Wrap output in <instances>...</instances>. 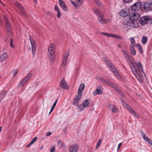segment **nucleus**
Instances as JSON below:
<instances>
[{"label": "nucleus", "mask_w": 152, "mask_h": 152, "mask_svg": "<svg viewBox=\"0 0 152 152\" xmlns=\"http://www.w3.org/2000/svg\"><path fill=\"white\" fill-rule=\"evenodd\" d=\"M122 53L128 62H130V66L134 75L140 83L143 82V77L145 73L143 70V66L140 62L133 63L130 59L126 52L124 50H122Z\"/></svg>", "instance_id": "f257e3e1"}, {"label": "nucleus", "mask_w": 152, "mask_h": 152, "mask_svg": "<svg viewBox=\"0 0 152 152\" xmlns=\"http://www.w3.org/2000/svg\"><path fill=\"white\" fill-rule=\"evenodd\" d=\"M96 79L97 80L102 82L103 83L107 84L112 87L115 90V91L118 94H119L123 97H124L125 96L124 94L122 92V91L117 86L115 85L114 83H113L109 80H106L105 79H104L100 77H97Z\"/></svg>", "instance_id": "f03ea898"}, {"label": "nucleus", "mask_w": 152, "mask_h": 152, "mask_svg": "<svg viewBox=\"0 0 152 152\" xmlns=\"http://www.w3.org/2000/svg\"><path fill=\"white\" fill-rule=\"evenodd\" d=\"M55 45L51 44L48 48V56L49 59L51 62L53 61L55 59Z\"/></svg>", "instance_id": "7ed1b4c3"}, {"label": "nucleus", "mask_w": 152, "mask_h": 152, "mask_svg": "<svg viewBox=\"0 0 152 152\" xmlns=\"http://www.w3.org/2000/svg\"><path fill=\"white\" fill-rule=\"evenodd\" d=\"M122 104L134 116L138 118H140V117L139 115L125 102H123Z\"/></svg>", "instance_id": "20e7f679"}, {"label": "nucleus", "mask_w": 152, "mask_h": 152, "mask_svg": "<svg viewBox=\"0 0 152 152\" xmlns=\"http://www.w3.org/2000/svg\"><path fill=\"white\" fill-rule=\"evenodd\" d=\"M143 10L148 11L152 9V1L151 0H148L144 3L143 5Z\"/></svg>", "instance_id": "39448f33"}, {"label": "nucleus", "mask_w": 152, "mask_h": 152, "mask_svg": "<svg viewBox=\"0 0 152 152\" xmlns=\"http://www.w3.org/2000/svg\"><path fill=\"white\" fill-rule=\"evenodd\" d=\"M139 13L136 12H131L129 15V18L131 21H135L137 20L140 17Z\"/></svg>", "instance_id": "423d86ee"}, {"label": "nucleus", "mask_w": 152, "mask_h": 152, "mask_svg": "<svg viewBox=\"0 0 152 152\" xmlns=\"http://www.w3.org/2000/svg\"><path fill=\"white\" fill-rule=\"evenodd\" d=\"M32 74L29 73L27 74L25 77L19 83V86H23L26 83L29 79L32 76Z\"/></svg>", "instance_id": "0eeeda50"}, {"label": "nucleus", "mask_w": 152, "mask_h": 152, "mask_svg": "<svg viewBox=\"0 0 152 152\" xmlns=\"http://www.w3.org/2000/svg\"><path fill=\"white\" fill-rule=\"evenodd\" d=\"M89 102L88 100L85 99L83 101L82 104L78 106L79 108L80 111H83L89 106Z\"/></svg>", "instance_id": "6e6552de"}, {"label": "nucleus", "mask_w": 152, "mask_h": 152, "mask_svg": "<svg viewBox=\"0 0 152 152\" xmlns=\"http://www.w3.org/2000/svg\"><path fill=\"white\" fill-rule=\"evenodd\" d=\"M29 39L31 45L32 54L34 55L35 53L37 47L36 43L34 39L31 37H30Z\"/></svg>", "instance_id": "1a4fd4ad"}, {"label": "nucleus", "mask_w": 152, "mask_h": 152, "mask_svg": "<svg viewBox=\"0 0 152 152\" xmlns=\"http://www.w3.org/2000/svg\"><path fill=\"white\" fill-rule=\"evenodd\" d=\"M70 1L75 9H78L83 4V0H75V2L71 0Z\"/></svg>", "instance_id": "9d476101"}, {"label": "nucleus", "mask_w": 152, "mask_h": 152, "mask_svg": "<svg viewBox=\"0 0 152 152\" xmlns=\"http://www.w3.org/2000/svg\"><path fill=\"white\" fill-rule=\"evenodd\" d=\"M142 6V4L139 2H137L131 6V9L132 11L138 10H140Z\"/></svg>", "instance_id": "9b49d317"}, {"label": "nucleus", "mask_w": 152, "mask_h": 152, "mask_svg": "<svg viewBox=\"0 0 152 152\" xmlns=\"http://www.w3.org/2000/svg\"><path fill=\"white\" fill-rule=\"evenodd\" d=\"M103 60L106 63L108 67L111 69L113 68H115L112 63L109 61V60L106 57H104L103 58Z\"/></svg>", "instance_id": "f8f14e48"}, {"label": "nucleus", "mask_w": 152, "mask_h": 152, "mask_svg": "<svg viewBox=\"0 0 152 152\" xmlns=\"http://www.w3.org/2000/svg\"><path fill=\"white\" fill-rule=\"evenodd\" d=\"M101 34H102L103 35L106 36L108 37H112L116 38L118 39H121V37L120 36L117 35L115 34H112L105 33L104 32H101L100 33Z\"/></svg>", "instance_id": "ddd939ff"}, {"label": "nucleus", "mask_w": 152, "mask_h": 152, "mask_svg": "<svg viewBox=\"0 0 152 152\" xmlns=\"http://www.w3.org/2000/svg\"><path fill=\"white\" fill-rule=\"evenodd\" d=\"M99 20L100 23H104L108 22H109L110 20V19H104L103 14L102 13L101 15L98 16Z\"/></svg>", "instance_id": "4468645a"}, {"label": "nucleus", "mask_w": 152, "mask_h": 152, "mask_svg": "<svg viewBox=\"0 0 152 152\" xmlns=\"http://www.w3.org/2000/svg\"><path fill=\"white\" fill-rule=\"evenodd\" d=\"M126 24L127 26H130L133 28H134L138 27V23L136 22L129 21L127 22Z\"/></svg>", "instance_id": "2eb2a0df"}, {"label": "nucleus", "mask_w": 152, "mask_h": 152, "mask_svg": "<svg viewBox=\"0 0 152 152\" xmlns=\"http://www.w3.org/2000/svg\"><path fill=\"white\" fill-rule=\"evenodd\" d=\"M149 20V17L147 16L142 17L140 20V23L142 25L146 23Z\"/></svg>", "instance_id": "dca6fc26"}, {"label": "nucleus", "mask_w": 152, "mask_h": 152, "mask_svg": "<svg viewBox=\"0 0 152 152\" xmlns=\"http://www.w3.org/2000/svg\"><path fill=\"white\" fill-rule=\"evenodd\" d=\"M102 88L101 86H99L97 87L95 91L93 92V94L94 96H96L97 94H100L102 93V91L101 89Z\"/></svg>", "instance_id": "f3484780"}, {"label": "nucleus", "mask_w": 152, "mask_h": 152, "mask_svg": "<svg viewBox=\"0 0 152 152\" xmlns=\"http://www.w3.org/2000/svg\"><path fill=\"white\" fill-rule=\"evenodd\" d=\"M58 1L60 6L63 10L65 11H67L68 8L64 2L61 0H58Z\"/></svg>", "instance_id": "a211bd4d"}, {"label": "nucleus", "mask_w": 152, "mask_h": 152, "mask_svg": "<svg viewBox=\"0 0 152 152\" xmlns=\"http://www.w3.org/2000/svg\"><path fill=\"white\" fill-rule=\"evenodd\" d=\"M15 4L21 11L22 15H23L26 16V14L25 12V9L23 7L21 6V5L17 2H16Z\"/></svg>", "instance_id": "6ab92c4d"}, {"label": "nucleus", "mask_w": 152, "mask_h": 152, "mask_svg": "<svg viewBox=\"0 0 152 152\" xmlns=\"http://www.w3.org/2000/svg\"><path fill=\"white\" fill-rule=\"evenodd\" d=\"M78 148V147L77 145H73L70 148L69 152H77Z\"/></svg>", "instance_id": "aec40b11"}, {"label": "nucleus", "mask_w": 152, "mask_h": 152, "mask_svg": "<svg viewBox=\"0 0 152 152\" xmlns=\"http://www.w3.org/2000/svg\"><path fill=\"white\" fill-rule=\"evenodd\" d=\"M60 85L61 88L64 89H66L68 87V85L66 81L63 79H62L60 83Z\"/></svg>", "instance_id": "412c9836"}, {"label": "nucleus", "mask_w": 152, "mask_h": 152, "mask_svg": "<svg viewBox=\"0 0 152 152\" xmlns=\"http://www.w3.org/2000/svg\"><path fill=\"white\" fill-rule=\"evenodd\" d=\"M111 71L113 72V73L115 74V75L116 77L119 79L120 80H121L122 79V78L120 75L118 73V71L116 69V68H113L111 69Z\"/></svg>", "instance_id": "4be33fe9"}, {"label": "nucleus", "mask_w": 152, "mask_h": 152, "mask_svg": "<svg viewBox=\"0 0 152 152\" xmlns=\"http://www.w3.org/2000/svg\"><path fill=\"white\" fill-rule=\"evenodd\" d=\"M5 19L7 30V31L10 32L11 31V27L10 24L9 23V20L6 18H5Z\"/></svg>", "instance_id": "5701e85b"}, {"label": "nucleus", "mask_w": 152, "mask_h": 152, "mask_svg": "<svg viewBox=\"0 0 152 152\" xmlns=\"http://www.w3.org/2000/svg\"><path fill=\"white\" fill-rule=\"evenodd\" d=\"M108 109L113 113H115L117 110L115 106L111 104H109L108 106Z\"/></svg>", "instance_id": "b1692460"}, {"label": "nucleus", "mask_w": 152, "mask_h": 152, "mask_svg": "<svg viewBox=\"0 0 152 152\" xmlns=\"http://www.w3.org/2000/svg\"><path fill=\"white\" fill-rule=\"evenodd\" d=\"M54 9L57 12V17L58 18H60L61 15L60 9L58 6L56 5L54 7Z\"/></svg>", "instance_id": "393cba45"}, {"label": "nucleus", "mask_w": 152, "mask_h": 152, "mask_svg": "<svg viewBox=\"0 0 152 152\" xmlns=\"http://www.w3.org/2000/svg\"><path fill=\"white\" fill-rule=\"evenodd\" d=\"M119 13L121 16L124 17L127 16L128 14V12L126 10H121Z\"/></svg>", "instance_id": "a878e982"}, {"label": "nucleus", "mask_w": 152, "mask_h": 152, "mask_svg": "<svg viewBox=\"0 0 152 152\" xmlns=\"http://www.w3.org/2000/svg\"><path fill=\"white\" fill-rule=\"evenodd\" d=\"M85 88V85L84 84H81L79 87L77 93L78 94H81Z\"/></svg>", "instance_id": "bb28decb"}, {"label": "nucleus", "mask_w": 152, "mask_h": 152, "mask_svg": "<svg viewBox=\"0 0 152 152\" xmlns=\"http://www.w3.org/2000/svg\"><path fill=\"white\" fill-rule=\"evenodd\" d=\"M92 11L93 12L98 16L102 13L100 11H99L96 8H92Z\"/></svg>", "instance_id": "cd10ccee"}, {"label": "nucleus", "mask_w": 152, "mask_h": 152, "mask_svg": "<svg viewBox=\"0 0 152 152\" xmlns=\"http://www.w3.org/2000/svg\"><path fill=\"white\" fill-rule=\"evenodd\" d=\"M8 58L7 54L4 53L0 55V60L2 61L7 59Z\"/></svg>", "instance_id": "c85d7f7f"}, {"label": "nucleus", "mask_w": 152, "mask_h": 152, "mask_svg": "<svg viewBox=\"0 0 152 152\" xmlns=\"http://www.w3.org/2000/svg\"><path fill=\"white\" fill-rule=\"evenodd\" d=\"M7 93L6 91H3L0 94V102L1 100L4 98L5 95Z\"/></svg>", "instance_id": "c756f323"}, {"label": "nucleus", "mask_w": 152, "mask_h": 152, "mask_svg": "<svg viewBox=\"0 0 152 152\" xmlns=\"http://www.w3.org/2000/svg\"><path fill=\"white\" fill-rule=\"evenodd\" d=\"M141 133L142 137L146 141L148 142V141L150 139L142 131V132H141Z\"/></svg>", "instance_id": "7c9ffc66"}, {"label": "nucleus", "mask_w": 152, "mask_h": 152, "mask_svg": "<svg viewBox=\"0 0 152 152\" xmlns=\"http://www.w3.org/2000/svg\"><path fill=\"white\" fill-rule=\"evenodd\" d=\"M69 53L68 52L64 53L63 55V59L65 61H67L69 57Z\"/></svg>", "instance_id": "2f4dec72"}, {"label": "nucleus", "mask_w": 152, "mask_h": 152, "mask_svg": "<svg viewBox=\"0 0 152 152\" xmlns=\"http://www.w3.org/2000/svg\"><path fill=\"white\" fill-rule=\"evenodd\" d=\"M136 46L137 47L138 49L139 50L140 53H142L143 50L142 48L140 46V45L137 43L136 44Z\"/></svg>", "instance_id": "473e14b6"}, {"label": "nucleus", "mask_w": 152, "mask_h": 152, "mask_svg": "<svg viewBox=\"0 0 152 152\" xmlns=\"http://www.w3.org/2000/svg\"><path fill=\"white\" fill-rule=\"evenodd\" d=\"M82 97V94H78L75 97V99L79 102Z\"/></svg>", "instance_id": "72a5a7b5"}, {"label": "nucleus", "mask_w": 152, "mask_h": 152, "mask_svg": "<svg viewBox=\"0 0 152 152\" xmlns=\"http://www.w3.org/2000/svg\"><path fill=\"white\" fill-rule=\"evenodd\" d=\"M102 143V140L101 139H99L97 142V144L96 147V149H97L101 144Z\"/></svg>", "instance_id": "f704fd0d"}, {"label": "nucleus", "mask_w": 152, "mask_h": 152, "mask_svg": "<svg viewBox=\"0 0 152 152\" xmlns=\"http://www.w3.org/2000/svg\"><path fill=\"white\" fill-rule=\"evenodd\" d=\"M147 41V38L145 36L143 37L142 39V43L144 44H145Z\"/></svg>", "instance_id": "c9c22d12"}, {"label": "nucleus", "mask_w": 152, "mask_h": 152, "mask_svg": "<svg viewBox=\"0 0 152 152\" xmlns=\"http://www.w3.org/2000/svg\"><path fill=\"white\" fill-rule=\"evenodd\" d=\"M94 1H95L96 3L98 6L100 7L102 6V3L99 0H94Z\"/></svg>", "instance_id": "e433bc0d"}, {"label": "nucleus", "mask_w": 152, "mask_h": 152, "mask_svg": "<svg viewBox=\"0 0 152 152\" xmlns=\"http://www.w3.org/2000/svg\"><path fill=\"white\" fill-rule=\"evenodd\" d=\"M58 145L61 147L64 146V144L62 141H58L57 142Z\"/></svg>", "instance_id": "4c0bfd02"}, {"label": "nucleus", "mask_w": 152, "mask_h": 152, "mask_svg": "<svg viewBox=\"0 0 152 152\" xmlns=\"http://www.w3.org/2000/svg\"><path fill=\"white\" fill-rule=\"evenodd\" d=\"M130 50L131 53L133 55L135 56L136 54V52L135 49L134 48L133 49H130Z\"/></svg>", "instance_id": "58836bf2"}, {"label": "nucleus", "mask_w": 152, "mask_h": 152, "mask_svg": "<svg viewBox=\"0 0 152 152\" xmlns=\"http://www.w3.org/2000/svg\"><path fill=\"white\" fill-rule=\"evenodd\" d=\"M79 103V102L77 100H76L75 98L73 100V105L76 106H77Z\"/></svg>", "instance_id": "ea45409f"}, {"label": "nucleus", "mask_w": 152, "mask_h": 152, "mask_svg": "<svg viewBox=\"0 0 152 152\" xmlns=\"http://www.w3.org/2000/svg\"><path fill=\"white\" fill-rule=\"evenodd\" d=\"M18 72V71L16 69H15L12 71V73L14 77H15Z\"/></svg>", "instance_id": "a19ab883"}, {"label": "nucleus", "mask_w": 152, "mask_h": 152, "mask_svg": "<svg viewBox=\"0 0 152 152\" xmlns=\"http://www.w3.org/2000/svg\"><path fill=\"white\" fill-rule=\"evenodd\" d=\"M131 43L135 44V41L133 37H131L129 39Z\"/></svg>", "instance_id": "79ce46f5"}, {"label": "nucleus", "mask_w": 152, "mask_h": 152, "mask_svg": "<svg viewBox=\"0 0 152 152\" xmlns=\"http://www.w3.org/2000/svg\"><path fill=\"white\" fill-rule=\"evenodd\" d=\"M37 137H34L30 142L32 144L37 140Z\"/></svg>", "instance_id": "37998d69"}, {"label": "nucleus", "mask_w": 152, "mask_h": 152, "mask_svg": "<svg viewBox=\"0 0 152 152\" xmlns=\"http://www.w3.org/2000/svg\"><path fill=\"white\" fill-rule=\"evenodd\" d=\"M55 147L54 146H53L51 147V148L50 149V152H54L55 151Z\"/></svg>", "instance_id": "c03bdc74"}, {"label": "nucleus", "mask_w": 152, "mask_h": 152, "mask_svg": "<svg viewBox=\"0 0 152 152\" xmlns=\"http://www.w3.org/2000/svg\"><path fill=\"white\" fill-rule=\"evenodd\" d=\"M10 46L12 48H14V45H13V39H10Z\"/></svg>", "instance_id": "a18cd8bd"}, {"label": "nucleus", "mask_w": 152, "mask_h": 152, "mask_svg": "<svg viewBox=\"0 0 152 152\" xmlns=\"http://www.w3.org/2000/svg\"><path fill=\"white\" fill-rule=\"evenodd\" d=\"M67 62V61H65L63 59L62 61V66L64 67L66 66V63Z\"/></svg>", "instance_id": "49530a36"}, {"label": "nucleus", "mask_w": 152, "mask_h": 152, "mask_svg": "<svg viewBox=\"0 0 152 152\" xmlns=\"http://www.w3.org/2000/svg\"><path fill=\"white\" fill-rule=\"evenodd\" d=\"M135 45V44H134V43H131L130 47V49H133L134 48V47Z\"/></svg>", "instance_id": "de8ad7c7"}, {"label": "nucleus", "mask_w": 152, "mask_h": 152, "mask_svg": "<svg viewBox=\"0 0 152 152\" xmlns=\"http://www.w3.org/2000/svg\"><path fill=\"white\" fill-rule=\"evenodd\" d=\"M133 0H123L124 2L125 3H128L132 1Z\"/></svg>", "instance_id": "09e8293b"}, {"label": "nucleus", "mask_w": 152, "mask_h": 152, "mask_svg": "<svg viewBox=\"0 0 152 152\" xmlns=\"http://www.w3.org/2000/svg\"><path fill=\"white\" fill-rule=\"evenodd\" d=\"M52 133L51 132H48L46 133V136H50L52 134Z\"/></svg>", "instance_id": "8fccbe9b"}, {"label": "nucleus", "mask_w": 152, "mask_h": 152, "mask_svg": "<svg viewBox=\"0 0 152 152\" xmlns=\"http://www.w3.org/2000/svg\"><path fill=\"white\" fill-rule=\"evenodd\" d=\"M121 145H122V143H120L118 145V147L117 151H118L119 150L120 148L121 147Z\"/></svg>", "instance_id": "3c124183"}, {"label": "nucleus", "mask_w": 152, "mask_h": 152, "mask_svg": "<svg viewBox=\"0 0 152 152\" xmlns=\"http://www.w3.org/2000/svg\"><path fill=\"white\" fill-rule=\"evenodd\" d=\"M148 143H149V144H151L152 145V141L150 139L148 141Z\"/></svg>", "instance_id": "603ef678"}, {"label": "nucleus", "mask_w": 152, "mask_h": 152, "mask_svg": "<svg viewBox=\"0 0 152 152\" xmlns=\"http://www.w3.org/2000/svg\"><path fill=\"white\" fill-rule=\"evenodd\" d=\"M58 101V100H56L55 101V102H54V103H53V105H54V106H56V104L57 103V102Z\"/></svg>", "instance_id": "864d4df0"}, {"label": "nucleus", "mask_w": 152, "mask_h": 152, "mask_svg": "<svg viewBox=\"0 0 152 152\" xmlns=\"http://www.w3.org/2000/svg\"><path fill=\"white\" fill-rule=\"evenodd\" d=\"M32 145V144L31 143V142H30V143L28 145H27L26 146V147H29Z\"/></svg>", "instance_id": "5fc2aeb1"}, {"label": "nucleus", "mask_w": 152, "mask_h": 152, "mask_svg": "<svg viewBox=\"0 0 152 152\" xmlns=\"http://www.w3.org/2000/svg\"><path fill=\"white\" fill-rule=\"evenodd\" d=\"M149 19L151 20V22H152V16L149 17Z\"/></svg>", "instance_id": "6e6d98bb"}, {"label": "nucleus", "mask_w": 152, "mask_h": 152, "mask_svg": "<svg viewBox=\"0 0 152 152\" xmlns=\"http://www.w3.org/2000/svg\"><path fill=\"white\" fill-rule=\"evenodd\" d=\"M54 108V107L51 106V110L53 111Z\"/></svg>", "instance_id": "4d7b16f0"}, {"label": "nucleus", "mask_w": 152, "mask_h": 152, "mask_svg": "<svg viewBox=\"0 0 152 152\" xmlns=\"http://www.w3.org/2000/svg\"><path fill=\"white\" fill-rule=\"evenodd\" d=\"M52 111H53L52 110H50V112L49 113V115H50Z\"/></svg>", "instance_id": "13d9d810"}, {"label": "nucleus", "mask_w": 152, "mask_h": 152, "mask_svg": "<svg viewBox=\"0 0 152 152\" xmlns=\"http://www.w3.org/2000/svg\"><path fill=\"white\" fill-rule=\"evenodd\" d=\"M34 0V1L36 2H37V0Z\"/></svg>", "instance_id": "bf43d9fd"}, {"label": "nucleus", "mask_w": 152, "mask_h": 152, "mask_svg": "<svg viewBox=\"0 0 152 152\" xmlns=\"http://www.w3.org/2000/svg\"><path fill=\"white\" fill-rule=\"evenodd\" d=\"M52 107H53L55 108V106H54V105H53V104L51 106Z\"/></svg>", "instance_id": "052dcab7"}, {"label": "nucleus", "mask_w": 152, "mask_h": 152, "mask_svg": "<svg viewBox=\"0 0 152 152\" xmlns=\"http://www.w3.org/2000/svg\"><path fill=\"white\" fill-rule=\"evenodd\" d=\"M31 49V47H30L29 48H28V50H29Z\"/></svg>", "instance_id": "680f3d73"}, {"label": "nucleus", "mask_w": 152, "mask_h": 152, "mask_svg": "<svg viewBox=\"0 0 152 152\" xmlns=\"http://www.w3.org/2000/svg\"><path fill=\"white\" fill-rule=\"evenodd\" d=\"M43 148V146H42L41 147V149H42Z\"/></svg>", "instance_id": "e2e57ef3"}, {"label": "nucleus", "mask_w": 152, "mask_h": 152, "mask_svg": "<svg viewBox=\"0 0 152 152\" xmlns=\"http://www.w3.org/2000/svg\"><path fill=\"white\" fill-rule=\"evenodd\" d=\"M118 47H120V45H118Z\"/></svg>", "instance_id": "0e129e2a"}]
</instances>
